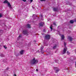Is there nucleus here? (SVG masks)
<instances>
[{
  "mask_svg": "<svg viewBox=\"0 0 76 76\" xmlns=\"http://www.w3.org/2000/svg\"><path fill=\"white\" fill-rule=\"evenodd\" d=\"M66 44L67 43L65 42H64V45L65 48H64L63 50L61 51V53L62 54H65V53H66V51H67V48H66Z\"/></svg>",
  "mask_w": 76,
  "mask_h": 76,
  "instance_id": "1",
  "label": "nucleus"
},
{
  "mask_svg": "<svg viewBox=\"0 0 76 76\" xmlns=\"http://www.w3.org/2000/svg\"><path fill=\"white\" fill-rule=\"evenodd\" d=\"M38 61L37 59H35V58H34L31 61V64H35L38 63Z\"/></svg>",
  "mask_w": 76,
  "mask_h": 76,
  "instance_id": "2",
  "label": "nucleus"
},
{
  "mask_svg": "<svg viewBox=\"0 0 76 76\" xmlns=\"http://www.w3.org/2000/svg\"><path fill=\"white\" fill-rule=\"evenodd\" d=\"M45 39H47V40L50 39V36L48 34H47L45 35Z\"/></svg>",
  "mask_w": 76,
  "mask_h": 76,
  "instance_id": "3",
  "label": "nucleus"
},
{
  "mask_svg": "<svg viewBox=\"0 0 76 76\" xmlns=\"http://www.w3.org/2000/svg\"><path fill=\"white\" fill-rule=\"evenodd\" d=\"M23 33L24 35H27L28 34V31L27 30H24L23 31Z\"/></svg>",
  "mask_w": 76,
  "mask_h": 76,
  "instance_id": "4",
  "label": "nucleus"
},
{
  "mask_svg": "<svg viewBox=\"0 0 76 76\" xmlns=\"http://www.w3.org/2000/svg\"><path fill=\"white\" fill-rule=\"evenodd\" d=\"M45 23H44L43 22H41L40 23H39V25L40 26H42V27L43 26H44V25Z\"/></svg>",
  "mask_w": 76,
  "mask_h": 76,
  "instance_id": "5",
  "label": "nucleus"
},
{
  "mask_svg": "<svg viewBox=\"0 0 76 76\" xmlns=\"http://www.w3.org/2000/svg\"><path fill=\"white\" fill-rule=\"evenodd\" d=\"M56 47H57V45L56 44H55L54 45L52 49L53 50H54V49H56Z\"/></svg>",
  "mask_w": 76,
  "mask_h": 76,
  "instance_id": "6",
  "label": "nucleus"
},
{
  "mask_svg": "<svg viewBox=\"0 0 76 76\" xmlns=\"http://www.w3.org/2000/svg\"><path fill=\"white\" fill-rule=\"evenodd\" d=\"M40 50H41V52L42 53V54H43L44 52L42 50H43V47H41L40 48Z\"/></svg>",
  "mask_w": 76,
  "mask_h": 76,
  "instance_id": "7",
  "label": "nucleus"
},
{
  "mask_svg": "<svg viewBox=\"0 0 76 76\" xmlns=\"http://www.w3.org/2000/svg\"><path fill=\"white\" fill-rule=\"evenodd\" d=\"M24 52V50H21L20 51V54L21 55L23 54V52Z\"/></svg>",
  "mask_w": 76,
  "mask_h": 76,
  "instance_id": "8",
  "label": "nucleus"
},
{
  "mask_svg": "<svg viewBox=\"0 0 76 76\" xmlns=\"http://www.w3.org/2000/svg\"><path fill=\"white\" fill-rule=\"evenodd\" d=\"M68 39H69L70 41H72V40H73V38L70 37H68Z\"/></svg>",
  "mask_w": 76,
  "mask_h": 76,
  "instance_id": "9",
  "label": "nucleus"
},
{
  "mask_svg": "<svg viewBox=\"0 0 76 76\" xmlns=\"http://www.w3.org/2000/svg\"><path fill=\"white\" fill-rule=\"evenodd\" d=\"M53 11H55V12H56V11H57V8H53Z\"/></svg>",
  "mask_w": 76,
  "mask_h": 76,
  "instance_id": "10",
  "label": "nucleus"
},
{
  "mask_svg": "<svg viewBox=\"0 0 76 76\" xmlns=\"http://www.w3.org/2000/svg\"><path fill=\"white\" fill-rule=\"evenodd\" d=\"M54 70L56 71V73H57V68L55 67L54 68Z\"/></svg>",
  "mask_w": 76,
  "mask_h": 76,
  "instance_id": "11",
  "label": "nucleus"
},
{
  "mask_svg": "<svg viewBox=\"0 0 76 76\" xmlns=\"http://www.w3.org/2000/svg\"><path fill=\"white\" fill-rule=\"evenodd\" d=\"M26 26L27 28H31V25H30V24H27L26 25Z\"/></svg>",
  "mask_w": 76,
  "mask_h": 76,
  "instance_id": "12",
  "label": "nucleus"
},
{
  "mask_svg": "<svg viewBox=\"0 0 76 76\" xmlns=\"http://www.w3.org/2000/svg\"><path fill=\"white\" fill-rule=\"evenodd\" d=\"M61 40H63L64 38V35H62L61 36Z\"/></svg>",
  "mask_w": 76,
  "mask_h": 76,
  "instance_id": "13",
  "label": "nucleus"
},
{
  "mask_svg": "<svg viewBox=\"0 0 76 76\" xmlns=\"http://www.w3.org/2000/svg\"><path fill=\"white\" fill-rule=\"evenodd\" d=\"M53 26L52 25H51L50 27L51 31H52V30H53Z\"/></svg>",
  "mask_w": 76,
  "mask_h": 76,
  "instance_id": "14",
  "label": "nucleus"
},
{
  "mask_svg": "<svg viewBox=\"0 0 76 76\" xmlns=\"http://www.w3.org/2000/svg\"><path fill=\"white\" fill-rule=\"evenodd\" d=\"M8 6H9V7H10V8H12L11 7V5H10V3H8Z\"/></svg>",
  "mask_w": 76,
  "mask_h": 76,
  "instance_id": "15",
  "label": "nucleus"
},
{
  "mask_svg": "<svg viewBox=\"0 0 76 76\" xmlns=\"http://www.w3.org/2000/svg\"><path fill=\"white\" fill-rule=\"evenodd\" d=\"M8 3V1L7 0H5L4 2V3H5V4H6V3Z\"/></svg>",
  "mask_w": 76,
  "mask_h": 76,
  "instance_id": "16",
  "label": "nucleus"
},
{
  "mask_svg": "<svg viewBox=\"0 0 76 76\" xmlns=\"http://www.w3.org/2000/svg\"><path fill=\"white\" fill-rule=\"evenodd\" d=\"M74 22V21L73 20H71L70 21V23H73Z\"/></svg>",
  "mask_w": 76,
  "mask_h": 76,
  "instance_id": "17",
  "label": "nucleus"
},
{
  "mask_svg": "<svg viewBox=\"0 0 76 76\" xmlns=\"http://www.w3.org/2000/svg\"><path fill=\"white\" fill-rule=\"evenodd\" d=\"M53 25H54L55 26H56V23L55 22H54L53 23Z\"/></svg>",
  "mask_w": 76,
  "mask_h": 76,
  "instance_id": "18",
  "label": "nucleus"
},
{
  "mask_svg": "<svg viewBox=\"0 0 76 76\" xmlns=\"http://www.w3.org/2000/svg\"><path fill=\"white\" fill-rule=\"evenodd\" d=\"M1 56L2 57H4V55L3 54H1Z\"/></svg>",
  "mask_w": 76,
  "mask_h": 76,
  "instance_id": "19",
  "label": "nucleus"
},
{
  "mask_svg": "<svg viewBox=\"0 0 76 76\" xmlns=\"http://www.w3.org/2000/svg\"><path fill=\"white\" fill-rule=\"evenodd\" d=\"M3 47L4 48H5V49H6V48H7V47H6L5 46H3Z\"/></svg>",
  "mask_w": 76,
  "mask_h": 76,
  "instance_id": "20",
  "label": "nucleus"
},
{
  "mask_svg": "<svg viewBox=\"0 0 76 76\" xmlns=\"http://www.w3.org/2000/svg\"><path fill=\"white\" fill-rule=\"evenodd\" d=\"M21 38V35H19L18 37V39H20L19 38Z\"/></svg>",
  "mask_w": 76,
  "mask_h": 76,
  "instance_id": "21",
  "label": "nucleus"
},
{
  "mask_svg": "<svg viewBox=\"0 0 76 76\" xmlns=\"http://www.w3.org/2000/svg\"><path fill=\"white\" fill-rule=\"evenodd\" d=\"M2 17V15L1 14H0V18H1Z\"/></svg>",
  "mask_w": 76,
  "mask_h": 76,
  "instance_id": "22",
  "label": "nucleus"
},
{
  "mask_svg": "<svg viewBox=\"0 0 76 76\" xmlns=\"http://www.w3.org/2000/svg\"><path fill=\"white\" fill-rule=\"evenodd\" d=\"M41 1H45V0H40Z\"/></svg>",
  "mask_w": 76,
  "mask_h": 76,
  "instance_id": "23",
  "label": "nucleus"
},
{
  "mask_svg": "<svg viewBox=\"0 0 76 76\" xmlns=\"http://www.w3.org/2000/svg\"><path fill=\"white\" fill-rule=\"evenodd\" d=\"M67 54L69 55L70 54V53H69V51H67Z\"/></svg>",
  "mask_w": 76,
  "mask_h": 76,
  "instance_id": "24",
  "label": "nucleus"
},
{
  "mask_svg": "<svg viewBox=\"0 0 76 76\" xmlns=\"http://www.w3.org/2000/svg\"><path fill=\"white\" fill-rule=\"evenodd\" d=\"M55 61L56 63H57V60H55Z\"/></svg>",
  "mask_w": 76,
  "mask_h": 76,
  "instance_id": "25",
  "label": "nucleus"
},
{
  "mask_svg": "<svg viewBox=\"0 0 76 76\" xmlns=\"http://www.w3.org/2000/svg\"><path fill=\"white\" fill-rule=\"evenodd\" d=\"M60 70V69H58V68L57 69V72H58V71H59Z\"/></svg>",
  "mask_w": 76,
  "mask_h": 76,
  "instance_id": "26",
  "label": "nucleus"
},
{
  "mask_svg": "<svg viewBox=\"0 0 76 76\" xmlns=\"http://www.w3.org/2000/svg\"><path fill=\"white\" fill-rule=\"evenodd\" d=\"M33 1V0H30V1L31 3V2H32Z\"/></svg>",
  "mask_w": 76,
  "mask_h": 76,
  "instance_id": "27",
  "label": "nucleus"
},
{
  "mask_svg": "<svg viewBox=\"0 0 76 76\" xmlns=\"http://www.w3.org/2000/svg\"><path fill=\"white\" fill-rule=\"evenodd\" d=\"M36 70L37 72H38V69H37Z\"/></svg>",
  "mask_w": 76,
  "mask_h": 76,
  "instance_id": "28",
  "label": "nucleus"
},
{
  "mask_svg": "<svg viewBox=\"0 0 76 76\" xmlns=\"http://www.w3.org/2000/svg\"><path fill=\"white\" fill-rule=\"evenodd\" d=\"M23 1L25 2L26 1V0H22Z\"/></svg>",
  "mask_w": 76,
  "mask_h": 76,
  "instance_id": "29",
  "label": "nucleus"
},
{
  "mask_svg": "<svg viewBox=\"0 0 76 76\" xmlns=\"http://www.w3.org/2000/svg\"><path fill=\"white\" fill-rule=\"evenodd\" d=\"M41 18H42V17H43L42 15H41Z\"/></svg>",
  "mask_w": 76,
  "mask_h": 76,
  "instance_id": "30",
  "label": "nucleus"
},
{
  "mask_svg": "<svg viewBox=\"0 0 76 76\" xmlns=\"http://www.w3.org/2000/svg\"><path fill=\"white\" fill-rule=\"evenodd\" d=\"M9 69V68H7L6 70H8Z\"/></svg>",
  "mask_w": 76,
  "mask_h": 76,
  "instance_id": "31",
  "label": "nucleus"
},
{
  "mask_svg": "<svg viewBox=\"0 0 76 76\" xmlns=\"http://www.w3.org/2000/svg\"><path fill=\"white\" fill-rule=\"evenodd\" d=\"M43 32H45V29L43 30Z\"/></svg>",
  "mask_w": 76,
  "mask_h": 76,
  "instance_id": "32",
  "label": "nucleus"
},
{
  "mask_svg": "<svg viewBox=\"0 0 76 76\" xmlns=\"http://www.w3.org/2000/svg\"><path fill=\"white\" fill-rule=\"evenodd\" d=\"M14 76H16V74H14Z\"/></svg>",
  "mask_w": 76,
  "mask_h": 76,
  "instance_id": "33",
  "label": "nucleus"
},
{
  "mask_svg": "<svg viewBox=\"0 0 76 76\" xmlns=\"http://www.w3.org/2000/svg\"><path fill=\"white\" fill-rule=\"evenodd\" d=\"M75 66H76V62H75Z\"/></svg>",
  "mask_w": 76,
  "mask_h": 76,
  "instance_id": "34",
  "label": "nucleus"
},
{
  "mask_svg": "<svg viewBox=\"0 0 76 76\" xmlns=\"http://www.w3.org/2000/svg\"><path fill=\"white\" fill-rule=\"evenodd\" d=\"M29 44H30V45H31V43H30Z\"/></svg>",
  "mask_w": 76,
  "mask_h": 76,
  "instance_id": "35",
  "label": "nucleus"
},
{
  "mask_svg": "<svg viewBox=\"0 0 76 76\" xmlns=\"http://www.w3.org/2000/svg\"><path fill=\"white\" fill-rule=\"evenodd\" d=\"M1 47V45H0V47Z\"/></svg>",
  "mask_w": 76,
  "mask_h": 76,
  "instance_id": "36",
  "label": "nucleus"
},
{
  "mask_svg": "<svg viewBox=\"0 0 76 76\" xmlns=\"http://www.w3.org/2000/svg\"><path fill=\"white\" fill-rule=\"evenodd\" d=\"M35 15H33V16H35Z\"/></svg>",
  "mask_w": 76,
  "mask_h": 76,
  "instance_id": "37",
  "label": "nucleus"
}]
</instances>
